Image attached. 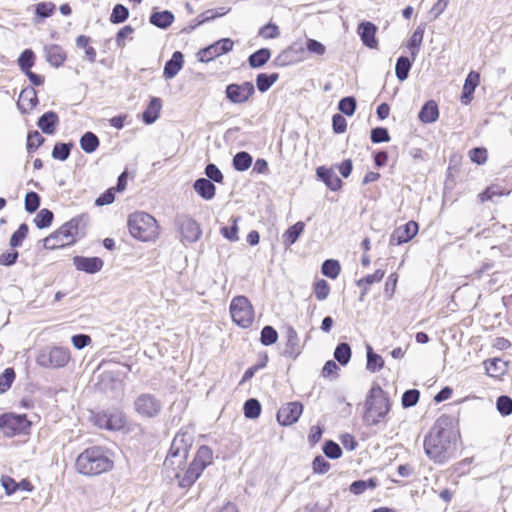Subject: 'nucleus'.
<instances>
[{
    "label": "nucleus",
    "instance_id": "c03bdc74",
    "mask_svg": "<svg viewBox=\"0 0 512 512\" xmlns=\"http://www.w3.org/2000/svg\"><path fill=\"white\" fill-rule=\"evenodd\" d=\"M73 143H56L52 150V157L54 159L65 161L70 156Z\"/></svg>",
    "mask_w": 512,
    "mask_h": 512
},
{
    "label": "nucleus",
    "instance_id": "69168bd1",
    "mask_svg": "<svg viewBox=\"0 0 512 512\" xmlns=\"http://www.w3.org/2000/svg\"><path fill=\"white\" fill-rule=\"evenodd\" d=\"M389 140L390 136L386 128L376 127L371 130V141L373 143H383L388 142Z\"/></svg>",
    "mask_w": 512,
    "mask_h": 512
},
{
    "label": "nucleus",
    "instance_id": "5fc2aeb1",
    "mask_svg": "<svg viewBox=\"0 0 512 512\" xmlns=\"http://www.w3.org/2000/svg\"><path fill=\"white\" fill-rule=\"evenodd\" d=\"M480 81L479 73L471 71L464 82L463 91L467 94H473Z\"/></svg>",
    "mask_w": 512,
    "mask_h": 512
},
{
    "label": "nucleus",
    "instance_id": "6ab92c4d",
    "mask_svg": "<svg viewBox=\"0 0 512 512\" xmlns=\"http://www.w3.org/2000/svg\"><path fill=\"white\" fill-rule=\"evenodd\" d=\"M44 52L47 62L56 68L62 66L66 61V52L59 45L52 44L45 46Z\"/></svg>",
    "mask_w": 512,
    "mask_h": 512
},
{
    "label": "nucleus",
    "instance_id": "2eb2a0df",
    "mask_svg": "<svg viewBox=\"0 0 512 512\" xmlns=\"http://www.w3.org/2000/svg\"><path fill=\"white\" fill-rule=\"evenodd\" d=\"M418 233V224L409 221L403 226L396 228L390 236L391 245H400L409 242Z\"/></svg>",
    "mask_w": 512,
    "mask_h": 512
},
{
    "label": "nucleus",
    "instance_id": "bf43d9fd",
    "mask_svg": "<svg viewBox=\"0 0 512 512\" xmlns=\"http://www.w3.org/2000/svg\"><path fill=\"white\" fill-rule=\"evenodd\" d=\"M205 175L208 180L215 183H222L223 182V174L220 171V169L213 163L208 164L205 167Z\"/></svg>",
    "mask_w": 512,
    "mask_h": 512
},
{
    "label": "nucleus",
    "instance_id": "7c9ffc66",
    "mask_svg": "<svg viewBox=\"0 0 512 512\" xmlns=\"http://www.w3.org/2000/svg\"><path fill=\"white\" fill-rule=\"evenodd\" d=\"M270 57V50L267 48H261L249 56L248 64L251 68H260L269 61Z\"/></svg>",
    "mask_w": 512,
    "mask_h": 512
},
{
    "label": "nucleus",
    "instance_id": "f3484780",
    "mask_svg": "<svg viewBox=\"0 0 512 512\" xmlns=\"http://www.w3.org/2000/svg\"><path fill=\"white\" fill-rule=\"evenodd\" d=\"M73 264L79 271L94 274L102 269L104 262L99 257L75 256L73 258Z\"/></svg>",
    "mask_w": 512,
    "mask_h": 512
},
{
    "label": "nucleus",
    "instance_id": "412c9836",
    "mask_svg": "<svg viewBox=\"0 0 512 512\" xmlns=\"http://www.w3.org/2000/svg\"><path fill=\"white\" fill-rule=\"evenodd\" d=\"M316 174L332 191H337L341 188L342 180L332 169L321 166L317 168Z\"/></svg>",
    "mask_w": 512,
    "mask_h": 512
},
{
    "label": "nucleus",
    "instance_id": "bb28decb",
    "mask_svg": "<svg viewBox=\"0 0 512 512\" xmlns=\"http://www.w3.org/2000/svg\"><path fill=\"white\" fill-rule=\"evenodd\" d=\"M173 20L174 15L168 10L153 12L150 16V23L162 29L169 27Z\"/></svg>",
    "mask_w": 512,
    "mask_h": 512
},
{
    "label": "nucleus",
    "instance_id": "37998d69",
    "mask_svg": "<svg viewBox=\"0 0 512 512\" xmlns=\"http://www.w3.org/2000/svg\"><path fill=\"white\" fill-rule=\"evenodd\" d=\"M129 17V10L122 4H116L110 15V22L113 24H119L125 22Z\"/></svg>",
    "mask_w": 512,
    "mask_h": 512
},
{
    "label": "nucleus",
    "instance_id": "338daca9",
    "mask_svg": "<svg viewBox=\"0 0 512 512\" xmlns=\"http://www.w3.org/2000/svg\"><path fill=\"white\" fill-rule=\"evenodd\" d=\"M314 473L325 474L330 469V463L321 455L316 456L312 463Z\"/></svg>",
    "mask_w": 512,
    "mask_h": 512
},
{
    "label": "nucleus",
    "instance_id": "b1692460",
    "mask_svg": "<svg viewBox=\"0 0 512 512\" xmlns=\"http://www.w3.org/2000/svg\"><path fill=\"white\" fill-rule=\"evenodd\" d=\"M59 123L58 115L54 111L45 112L37 122L38 127L43 133L52 135L55 132L56 126Z\"/></svg>",
    "mask_w": 512,
    "mask_h": 512
},
{
    "label": "nucleus",
    "instance_id": "39448f33",
    "mask_svg": "<svg viewBox=\"0 0 512 512\" xmlns=\"http://www.w3.org/2000/svg\"><path fill=\"white\" fill-rule=\"evenodd\" d=\"M389 410L390 401L387 393L380 386H373L365 401L364 420L369 425H376L387 415Z\"/></svg>",
    "mask_w": 512,
    "mask_h": 512
},
{
    "label": "nucleus",
    "instance_id": "c9c22d12",
    "mask_svg": "<svg viewBox=\"0 0 512 512\" xmlns=\"http://www.w3.org/2000/svg\"><path fill=\"white\" fill-rule=\"evenodd\" d=\"M279 75L278 73H272V74H266V73H260L256 77V86L257 89L264 93L268 91L271 86L278 80Z\"/></svg>",
    "mask_w": 512,
    "mask_h": 512
},
{
    "label": "nucleus",
    "instance_id": "774afa93",
    "mask_svg": "<svg viewBox=\"0 0 512 512\" xmlns=\"http://www.w3.org/2000/svg\"><path fill=\"white\" fill-rule=\"evenodd\" d=\"M279 34H280V32H279L278 26H276L273 23L266 24L259 31V35L265 39H274V38L278 37Z\"/></svg>",
    "mask_w": 512,
    "mask_h": 512
},
{
    "label": "nucleus",
    "instance_id": "0eeeda50",
    "mask_svg": "<svg viewBox=\"0 0 512 512\" xmlns=\"http://www.w3.org/2000/svg\"><path fill=\"white\" fill-rule=\"evenodd\" d=\"M70 358L68 348L46 346L38 352L36 363L43 368H62L68 364Z\"/></svg>",
    "mask_w": 512,
    "mask_h": 512
},
{
    "label": "nucleus",
    "instance_id": "7ed1b4c3",
    "mask_svg": "<svg viewBox=\"0 0 512 512\" xmlns=\"http://www.w3.org/2000/svg\"><path fill=\"white\" fill-rule=\"evenodd\" d=\"M87 222L88 216L84 214L72 218L43 240L44 247L54 250L74 244L78 237L84 235Z\"/></svg>",
    "mask_w": 512,
    "mask_h": 512
},
{
    "label": "nucleus",
    "instance_id": "cd10ccee",
    "mask_svg": "<svg viewBox=\"0 0 512 512\" xmlns=\"http://www.w3.org/2000/svg\"><path fill=\"white\" fill-rule=\"evenodd\" d=\"M423 37L424 29L422 27H417L407 42V47L411 51V58L413 61L416 60L417 54L423 42Z\"/></svg>",
    "mask_w": 512,
    "mask_h": 512
},
{
    "label": "nucleus",
    "instance_id": "e433bc0d",
    "mask_svg": "<svg viewBox=\"0 0 512 512\" xmlns=\"http://www.w3.org/2000/svg\"><path fill=\"white\" fill-rule=\"evenodd\" d=\"M351 348L348 343H339L334 350V358L339 364L345 366L351 359Z\"/></svg>",
    "mask_w": 512,
    "mask_h": 512
},
{
    "label": "nucleus",
    "instance_id": "6e6552de",
    "mask_svg": "<svg viewBox=\"0 0 512 512\" xmlns=\"http://www.w3.org/2000/svg\"><path fill=\"white\" fill-rule=\"evenodd\" d=\"M233 322L241 328H249L254 321V308L246 296H235L230 303Z\"/></svg>",
    "mask_w": 512,
    "mask_h": 512
},
{
    "label": "nucleus",
    "instance_id": "9d476101",
    "mask_svg": "<svg viewBox=\"0 0 512 512\" xmlns=\"http://www.w3.org/2000/svg\"><path fill=\"white\" fill-rule=\"evenodd\" d=\"M29 427L30 421L26 415L4 414L0 416V429L5 436L13 437L26 433Z\"/></svg>",
    "mask_w": 512,
    "mask_h": 512
},
{
    "label": "nucleus",
    "instance_id": "603ef678",
    "mask_svg": "<svg viewBox=\"0 0 512 512\" xmlns=\"http://www.w3.org/2000/svg\"><path fill=\"white\" fill-rule=\"evenodd\" d=\"M28 225L26 223H22L19 228L12 234L10 238V246L18 247L21 246L22 241L26 238L28 234Z\"/></svg>",
    "mask_w": 512,
    "mask_h": 512
},
{
    "label": "nucleus",
    "instance_id": "a19ab883",
    "mask_svg": "<svg viewBox=\"0 0 512 512\" xmlns=\"http://www.w3.org/2000/svg\"><path fill=\"white\" fill-rule=\"evenodd\" d=\"M53 218V212L44 208L37 213L36 217L34 218V223L37 228L44 229L51 225Z\"/></svg>",
    "mask_w": 512,
    "mask_h": 512
},
{
    "label": "nucleus",
    "instance_id": "a211bd4d",
    "mask_svg": "<svg viewBox=\"0 0 512 512\" xmlns=\"http://www.w3.org/2000/svg\"><path fill=\"white\" fill-rule=\"evenodd\" d=\"M377 27L372 22H361L358 26V34L363 44L371 49L378 47V41L376 39Z\"/></svg>",
    "mask_w": 512,
    "mask_h": 512
},
{
    "label": "nucleus",
    "instance_id": "9b49d317",
    "mask_svg": "<svg viewBox=\"0 0 512 512\" xmlns=\"http://www.w3.org/2000/svg\"><path fill=\"white\" fill-rule=\"evenodd\" d=\"M254 93V85L249 81H245L241 84H229L225 90L227 99L234 104L247 102Z\"/></svg>",
    "mask_w": 512,
    "mask_h": 512
},
{
    "label": "nucleus",
    "instance_id": "f8f14e48",
    "mask_svg": "<svg viewBox=\"0 0 512 512\" xmlns=\"http://www.w3.org/2000/svg\"><path fill=\"white\" fill-rule=\"evenodd\" d=\"M233 41L230 38H222L198 52L201 62H210L213 59L230 52L233 49Z\"/></svg>",
    "mask_w": 512,
    "mask_h": 512
},
{
    "label": "nucleus",
    "instance_id": "49530a36",
    "mask_svg": "<svg viewBox=\"0 0 512 512\" xmlns=\"http://www.w3.org/2000/svg\"><path fill=\"white\" fill-rule=\"evenodd\" d=\"M35 55L30 49L24 50L18 58V64L21 70L25 73L34 65Z\"/></svg>",
    "mask_w": 512,
    "mask_h": 512
},
{
    "label": "nucleus",
    "instance_id": "f257e3e1",
    "mask_svg": "<svg viewBox=\"0 0 512 512\" xmlns=\"http://www.w3.org/2000/svg\"><path fill=\"white\" fill-rule=\"evenodd\" d=\"M194 441L193 433L181 429L173 438L164 467L175 471L179 486L190 487L201 476L206 467L212 463L213 452L210 447L202 445L198 448L192 462L186 467L189 450Z\"/></svg>",
    "mask_w": 512,
    "mask_h": 512
},
{
    "label": "nucleus",
    "instance_id": "58836bf2",
    "mask_svg": "<svg viewBox=\"0 0 512 512\" xmlns=\"http://www.w3.org/2000/svg\"><path fill=\"white\" fill-rule=\"evenodd\" d=\"M98 424L100 427L109 429V430H115L122 427L123 422L120 416L118 415H102L98 418Z\"/></svg>",
    "mask_w": 512,
    "mask_h": 512
},
{
    "label": "nucleus",
    "instance_id": "09e8293b",
    "mask_svg": "<svg viewBox=\"0 0 512 512\" xmlns=\"http://www.w3.org/2000/svg\"><path fill=\"white\" fill-rule=\"evenodd\" d=\"M356 99L352 96L342 98L338 103L340 112L347 116H352L356 110Z\"/></svg>",
    "mask_w": 512,
    "mask_h": 512
},
{
    "label": "nucleus",
    "instance_id": "20e7f679",
    "mask_svg": "<svg viewBox=\"0 0 512 512\" xmlns=\"http://www.w3.org/2000/svg\"><path fill=\"white\" fill-rule=\"evenodd\" d=\"M75 467L80 474L97 476L111 470L113 461L102 447L93 446L78 455Z\"/></svg>",
    "mask_w": 512,
    "mask_h": 512
},
{
    "label": "nucleus",
    "instance_id": "0e129e2a",
    "mask_svg": "<svg viewBox=\"0 0 512 512\" xmlns=\"http://www.w3.org/2000/svg\"><path fill=\"white\" fill-rule=\"evenodd\" d=\"M500 364H504L500 359L494 358L484 362L485 370L490 376H497L503 373V369L500 368Z\"/></svg>",
    "mask_w": 512,
    "mask_h": 512
},
{
    "label": "nucleus",
    "instance_id": "c85d7f7f",
    "mask_svg": "<svg viewBox=\"0 0 512 512\" xmlns=\"http://www.w3.org/2000/svg\"><path fill=\"white\" fill-rule=\"evenodd\" d=\"M305 228V224L301 221L295 223L291 227H289L286 232L283 234V243L285 246L289 247L294 244L300 235L303 233Z\"/></svg>",
    "mask_w": 512,
    "mask_h": 512
},
{
    "label": "nucleus",
    "instance_id": "423d86ee",
    "mask_svg": "<svg viewBox=\"0 0 512 512\" xmlns=\"http://www.w3.org/2000/svg\"><path fill=\"white\" fill-rule=\"evenodd\" d=\"M130 234L143 242L153 241L158 236V224L153 216L146 212H135L129 216Z\"/></svg>",
    "mask_w": 512,
    "mask_h": 512
},
{
    "label": "nucleus",
    "instance_id": "79ce46f5",
    "mask_svg": "<svg viewBox=\"0 0 512 512\" xmlns=\"http://www.w3.org/2000/svg\"><path fill=\"white\" fill-rule=\"evenodd\" d=\"M278 332L275 328L270 325H266L262 328L260 334V342L264 346H270L277 342Z\"/></svg>",
    "mask_w": 512,
    "mask_h": 512
},
{
    "label": "nucleus",
    "instance_id": "72a5a7b5",
    "mask_svg": "<svg viewBox=\"0 0 512 512\" xmlns=\"http://www.w3.org/2000/svg\"><path fill=\"white\" fill-rule=\"evenodd\" d=\"M99 139L93 132H86L80 138V147L86 153H93L99 147Z\"/></svg>",
    "mask_w": 512,
    "mask_h": 512
},
{
    "label": "nucleus",
    "instance_id": "5701e85b",
    "mask_svg": "<svg viewBox=\"0 0 512 512\" xmlns=\"http://www.w3.org/2000/svg\"><path fill=\"white\" fill-rule=\"evenodd\" d=\"M183 54L175 51L170 60L165 63L163 75L166 79L174 78L183 67Z\"/></svg>",
    "mask_w": 512,
    "mask_h": 512
},
{
    "label": "nucleus",
    "instance_id": "6e6d98bb",
    "mask_svg": "<svg viewBox=\"0 0 512 512\" xmlns=\"http://www.w3.org/2000/svg\"><path fill=\"white\" fill-rule=\"evenodd\" d=\"M323 452L330 459H338L342 455L341 447L332 440L326 441L323 446Z\"/></svg>",
    "mask_w": 512,
    "mask_h": 512
},
{
    "label": "nucleus",
    "instance_id": "13d9d810",
    "mask_svg": "<svg viewBox=\"0 0 512 512\" xmlns=\"http://www.w3.org/2000/svg\"><path fill=\"white\" fill-rule=\"evenodd\" d=\"M44 140V137L38 131L30 132L27 137L28 152L38 149L43 144Z\"/></svg>",
    "mask_w": 512,
    "mask_h": 512
},
{
    "label": "nucleus",
    "instance_id": "a18cd8bd",
    "mask_svg": "<svg viewBox=\"0 0 512 512\" xmlns=\"http://www.w3.org/2000/svg\"><path fill=\"white\" fill-rule=\"evenodd\" d=\"M321 271L325 276L335 279L340 273V264L334 259L325 260L322 264Z\"/></svg>",
    "mask_w": 512,
    "mask_h": 512
},
{
    "label": "nucleus",
    "instance_id": "393cba45",
    "mask_svg": "<svg viewBox=\"0 0 512 512\" xmlns=\"http://www.w3.org/2000/svg\"><path fill=\"white\" fill-rule=\"evenodd\" d=\"M419 120L423 123H433L439 117L438 105L435 101H427L418 114Z\"/></svg>",
    "mask_w": 512,
    "mask_h": 512
},
{
    "label": "nucleus",
    "instance_id": "8fccbe9b",
    "mask_svg": "<svg viewBox=\"0 0 512 512\" xmlns=\"http://www.w3.org/2000/svg\"><path fill=\"white\" fill-rule=\"evenodd\" d=\"M376 487V482L373 479L357 480L350 485V492L355 495L362 494L366 489H373Z\"/></svg>",
    "mask_w": 512,
    "mask_h": 512
},
{
    "label": "nucleus",
    "instance_id": "e2e57ef3",
    "mask_svg": "<svg viewBox=\"0 0 512 512\" xmlns=\"http://www.w3.org/2000/svg\"><path fill=\"white\" fill-rule=\"evenodd\" d=\"M237 221L238 218H232L231 226H225L221 228V234L223 237L233 242L239 239Z\"/></svg>",
    "mask_w": 512,
    "mask_h": 512
},
{
    "label": "nucleus",
    "instance_id": "a878e982",
    "mask_svg": "<svg viewBox=\"0 0 512 512\" xmlns=\"http://www.w3.org/2000/svg\"><path fill=\"white\" fill-rule=\"evenodd\" d=\"M161 107V99L157 97H152L146 110L142 114L143 121L146 124L154 123L159 118Z\"/></svg>",
    "mask_w": 512,
    "mask_h": 512
},
{
    "label": "nucleus",
    "instance_id": "ddd939ff",
    "mask_svg": "<svg viewBox=\"0 0 512 512\" xmlns=\"http://www.w3.org/2000/svg\"><path fill=\"white\" fill-rule=\"evenodd\" d=\"M303 412V405L298 401L284 404L277 412V421L282 426H290L298 421Z\"/></svg>",
    "mask_w": 512,
    "mask_h": 512
},
{
    "label": "nucleus",
    "instance_id": "dca6fc26",
    "mask_svg": "<svg viewBox=\"0 0 512 512\" xmlns=\"http://www.w3.org/2000/svg\"><path fill=\"white\" fill-rule=\"evenodd\" d=\"M179 229L182 241L188 243L196 242L202 233L199 224L190 217H182L179 220Z\"/></svg>",
    "mask_w": 512,
    "mask_h": 512
},
{
    "label": "nucleus",
    "instance_id": "aec40b11",
    "mask_svg": "<svg viewBox=\"0 0 512 512\" xmlns=\"http://www.w3.org/2000/svg\"><path fill=\"white\" fill-rule=\"evenodd\" d=\"M38 104L37 92L33 87L25 88L21 91L18 101V108L27 113Z\"/></svg>",
    "mask_w": 512,
    "mask_h": 512
},
{
    "label": "nucleus",
    "instance_id": "680f3d73",
    "mask_svg": "<svg viewBox=\"0 0 512 512\" xmlns=\"http://www.w3.org/2000/svg\"><path fill=\"white\" fill-rule=\"evenodd\" d=\"M314 293L318 300H325L330 293V286L327 281L323 279L318 280L314 285Z\"/></svg>",
    "mask_w": 512,
    "mask_h": 512
},
{
    "label": "nucleus",
    "instance_id": "f704fd0d",
    "mask_svg": "<svg viewBox=\"0 0 512 512\" xmlns=\"http://www.w3.org/2000/svg\"><path fill=\"white\" fill-rule=\"evenodd\" d=\"M384 366V360L379 355L374 353L372 347L367 345V364L366 368L368 371L374 373L382 369Z\"/></svg>",
    "mask_w": 512,
    "mask_h": 512
},
{
    "label": "nucleus",
    "instance_id": "4468645a",
    "mask_svg": "<svg viewBox=\"0 0 512 512\" xmlns=\"http://www.w3.org/2000/svg\"><path fill=\"white\" fill-rule=\"evenodd\" d=\"M285 337L286 343L282 355L296 360L302 353L304 345L301 343L297 331L292 326L287 327Z\"/></svg>",
    "mask_w": 512,
    "mask_h": 512
},
{
    "label": "nucleus",
    "instance_id": "4d7b16f0",
    "mask_svg": "<svg viewBox=\"0 0 512 512\" xmlns=\"http://www.w3.org/2000/svg\"><path fill=\"white\" fill-rule=\"evenodd\" d=\"M25 209L29 213L35 212L40 206V196L36 192H28L25 196Z\"/></svg>",
    "mask_w": 512,
    "mask_h": 512
},
{
    "label": "nucleus",
    "instance_id": "ea45409f",
    "mask_svg": "<svg viewBox=\"0 0 512 512\" xmlns=\"http://www.w3.org/2000/svg\"><path fill=\"white\" fill-rule=\"evenodd\" d=\"M244 415L248 419H256L261 413V404L255 398H250L244 403Z\"/></svg>",
    "mask_w": 512,
    "mask_h": 512
},
{
    "label": "nucleus",
    "instance_id": "473e14b6",
    "mask_svg": "<svg viewBox=\"0 0 512 512\" xmlns=\"http://www.w3.org/2000/svg\"><path fill=\"white\" fill-rule=\"evenodd\" d=\"M414 61L406 56H401L397 59L395 66V74L399 81H404L408 78L409 71Z\"/></svg>",
    "mask_w": 512,
    "mask_h": 512
},
{
    "label": "nucleus",
    "instance_id": "f03ea898",
    "mask_svg": "<svg viewBox=\"0 0 512 512\" xmlns=\"http://www.w3.org/2000/svg\"><path fill=\"white\" fill-rule=\"evenodd\" d=\"M455 433L449 427L447 419H438L424 439V451L435 463L443 464L453 457L455 452Z\"/></svg>",
    "mask_w": 512,
    "mask_h": 512
},
{
    "label": "nucleus",
    "instance_id": "1a4fd4ad",
    "mask_svg": "<svg viewBox=\"0 0 512 512\" xmlns=\"http://www.w3.org/2000/svg\"><path fill=\"white\" fill-rule=\"evenodd\" d=\"M162 408L161 400L152 393H141L134 400V409L141 418H156Z\"/></svg>",
    "mask_w": 512,
    "mask_h": 512
},
{
    "label": "nucleus",
    "instance_id": "3c124183",
    "mask_svg": "<svg viewBox=\"0 0 512 512\" xmlns=\"http://www.w3.org/2000/svg\"><path fill=\"white\" fill-rule=\"evenodd\" d=\"M420 392L417 389L406 390L402 395V406L404 408H410L417 404L419 401Z\"/></svg>",
    "mask_w": 512,
    "mask_h": 512
},
{
    "label": "nucleus",
    "instance_id": "2f4dec72",
    "mask_svg": "<svg viewBox=\"0 0 512 512\" xmlns=\"http://www.w3.org/2000/svg\"><path fill=\"white\" fill-rule=\"evenodd\" d=\"M385 275V272L381 269L376 270L373 274L367 275L356 282L358 287H363L361 298H363L368 290V286L380 282Z\"/></svg>",
    "mask_w": 512,
    "mask_h": 512
},
{
    "label": "nucleus",
    "instance_id": "c756f323",
    "mask_svg": "<svg viewBox=\"0 0 512 512\" xmlns=\"http://www.w3.org/2000/svg\"><path fill=\"white\" fill-rule=\"evenodd\" d=\"M56 6L52 2H39L35 6V17L33 22L40 23L43 19L48 18L55 12Z\"/></svg>",
    "mask_w": 512,
    "mask_h": 512
},
{
    "label": "nucleus",
    "instance_id": "4be33fe9",
    "mask_svg": "<svg viewBox=\"0 0 512 512\" xmlns=\"http://www.w3.org/2000/svg\"><path fill=\"white\" fill-rule=\"evenodd\" d=\"M194 191L204 200H211L216 194V187L207 178H199L193 183Z\"/></svg>",
    "mask_w": 512,
    "mask_h": 512
},
{
    "label": "nucleus",
    "instance_id": "4c0bfd02",
    "mask_svg": "<svg viewBox=\"0 0 512 512\" xmlns=\"http://www.w3.org/2000/svg\"><path fill=\"white\" fill-rule=\"evenodd\" d=\"M252 164V157L248 152H238L233 157V167L237 171H246Z\"/></svg>",
    "mask_w": 512,
    "mask_h": 512
},
{
    "label": "nucleus",
    "instance_id": "864d4df0",
    "mask_svg": "<svg viewBox=\"0 0 512 512\" xmlns=\"http://www.w3.org/2000/svg\"><path fill=\"white\" fill-rule=\"evenodd\" d=\"M496 407L502 416H508L512 413V399L509 396L502 395L498 397Z\"/></svg>",
    "mask_w": 512,
    "mask_h": 512
},
{
    "label": "nucleus",
    "instance_id": "de8ad7c7",
    "mask_svg": "<svg viewBox=\"0 0 512 512\" xmlns=\"http://www.w3.org/2000/svg\"><path fill=\"white\" fill-rule=\"evenodd\" d=\"M15 380V372L12 368H6L0 375V394L10 389Z\"/></svg>",
    "mask_w": 512,
    "mask_h": 512
},
{
    "label": "nucleus",
    "instance_id": "052dcab7",
    "mask_svg": "<svg viewBox=\"0 0 512 512\" xmlns=\"http://www.w3.org/2000/svg\"><path fill=\"white\" fill-rule=\"evenodd\" d=\"M505 194H509V192L505 193L504 190L499 186L492 185L487 187L485 191L479 194V199L481 202H485L492 200L495 196H502Z\"/></svg>",
    "mask_w": 512,
    "mask_h": 512
}]
</instances>
